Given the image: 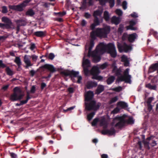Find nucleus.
I'll use <instances>...</instances> for the list:
<instances>
[{
  "label": "nucleus",
  "instance_id": "f257e3e1",
  "mask_svg": "<svg viewBox=\"0 0 158 158\" xmlns=\"http://www.w3.org/2000/svg\"><path fill=\"white\" fill-rule=\"evenodd\" d=\"M110 30V27L107 26L102 28H96V31H93L91 32L90 35L91 39L90 40L88 48V56H90V54L94 52H92L91 50L94 46V40L96 39V36L103 38H106Z\"/></svg>",
  "mask_w": 158,
  "mask_h": 158
},
{
  "label": "nucleus",
  "instance_id": "f03ea898",
  "mask_svg": "<svg viewBox=\"0 0 158 158\" xmlns=\"http://www.w3.org/2000/svg\"><path fill=\"white\" fill-rule=\"evenodd\" d=\"M115 48V45L113 43H109L106 44L103 43H101L98 44L96 49L98 51H100L102 53L106 52L108 53Z\"/></svg>",
  "mask_w": 158,
  "mask_h": 158
},
{
  "label": "nucleus",
  "instance_id": "7ed1b4c3",
  "mask_svg": "<svg viewBox=\"0 0 158 158\" xmlns=\"http://www.w3.org/2000/svg\"><path fill=\"white\" fill-rule=\"evenodd\" d=\"M14 93L10 96V100L13 101L20 100L24 96L22 91L18 87H15L13 89Z\"/></svg>",
  "mask_w": 158,
  "mask_h": 158
},
{
  "label": "nucleus",
  "instance_id": "20e7f679",
  "mask_svg": "<svg viewBox=\"0 0 158 158\" xmlns=\"http://www.w3.org/2000/svg\"><path fill=\"white\" fill-rule=\"evenodd\" d=\"M126 121L124 117L116 116L113 120L111 123V126L112 127L114 126L115 127H118L121 128L124 125Z\"/></svg>",
  "mask_w": 158,
  "mask_h": 158
},
{
  "label": "nucleus",
  "instance_id": "39448f33",
  "mask_svg": "<svg viewBox=\"0 0 158 158\" xmlns=\"http://www.w3.org/2000/svg\"><path fill=\"white\" fill-rule=\"evenodd\" d=\"M129 69L127 68L123 72V75H121V76L118 77V80L119 81H125V82L131 83V76L129 74Z\"/></svg>",
  "mask_w": 158,
  "mask_h": 158
},
{
  "label": "nucleus",
  "instance_id": "423d86ee",
  "mask_svg": "<svg viewBox=\"0 0 158 158\" xmlns=\"http://www.w3.org/2000/svg\"><path fill=\"white\" fill-rule=\"evenodd\" d=\"M85 109L88 111L97 110L99 109L101 105L100 103L96 104V102L94 100H92L89 103L85 102Z\"/></svg>",
  "mask_w": 158,
  "mask_h": 158
},
{
  "label": "nucleus",
  "instance_id": "0eeeda50",
  "mask_svg": "<svg viewBox=\"0 0 158 158\" xmlns=\"http://www.w3.org/2000/svg\"><path fill=\"white\" fill-rule=\"evenodd\" d=\"M60 74L65 76H69L70 77L72 78L73 77H77L79 74V72L78 71H75L73 70L70 71L67 70L61 72Z\"/></svg>",
  "mask_w": 158,
  "mask_h": 158
},
{
  "label": "nucleus",
  "instance_id": "6e6552de",
  "mask_svg": "<svg viewBox=\"0 0 158 158\" xmlns=\"http://www.w3.org/2000/svg\"><path fill=\"white\" fill-rule=\"evenodd\" d=\"M117 47L120 52H127L129 50H131L132 49L131 46L128 45L125 43H124L122 45L118 44L117 45Z\"/></svg>",
  "mask_w": 158,
  "mask_h": 158
},
{
  "label": "nucleus",
  "instance_id": "1a4fd4ad",
  "mask_svg": "<svg viewBox=\"0 0 158 158\" xmlns=\"http://www.w3.org/2000/svg\"><path fill=\"white\" fill-rule=\"evenodd\" d=\"M0 68L2 69L6 68L5 71L6 74L9 76H12L14 74L13 71L10 69L9 67L7 66L6 65L3 63L2 60H0Z\"/></svg>",
  "mask_w": 158,
  "mask_h": 158
},
{
  "label": "nucleus",
  "instance_id": "9d476101",
  "mask_svg": "<svg viewBox=\"0 0 158 158\" xmlns=\"http://www.w3.org/2000/svg\"><path fill=\"white\" fill-rule=\"evenodd\" d=\"M2 22L6 23V28L7 29H11L13 28V25L10 19L5 17L2 18Z\"/></svg>",
  "mask_w": 158,
  "mask_h": 158
},
{
  "label": "nucleus",
  "instance_id": "9b49d317",
  "mask_svg": "<svg viewBox=\"0 0 158 158\" xmlns=\"http://www.w3.org/2000/svg\"><path fill=\"white\" fill-rule=\"evenodd\" d=\"M25 7V6H24L23 3H21L16 5L9 6L10 9L20 12L23 11V8Z\"/></svg>",
  "mask_w": 158,
  "mask_h": 158
},
{
  "label": "nucleus",
  "instance_id": "f8f14e48",
  "mask_svg": "<svg viewBox=\"0 0 158 158\" xmlns=\"http://www.w3.org/2000/svg\"><path fill=\"white\" fill-rule=\"evenodd\" d=\"M157 71V73L158 75V62L151 65L148 68V73L149 74Z\"/></svg>",
  "mask_w": 158,
  "mask_h": 158
},
{
  "label": "nucleus",
  "instance_id": "ddd939ff",
  "mask_svg": "<svg viewBox=\"0 0 158 158\" xmlns=\"http://www.w3.org/2000/svg\"><path fill=\"white\" fill-rule=\"evenodd\" d=\"M116 131L113 127H111L110 130L105 129L102 130L101 131V133L103 135L107 134L110 135H113L115 133Z\"/></svg>",
  "mask_w": 158,
  "mask_h": 158
},
{
  "label": "nucleus",
  "instance_id": "4468645a",
  "mask_svg": "<svg viewBox=\"0 0 158 158\" xmlns=\"http://www.w3.org/2000/svg\"><path fill=\"white\" fill-rule=\"evenodd\" d=\"M41 68L48 69L51 73H53L56 71V69L52 64H46L42 66Z\"/></svg>",
  "mask_w": 158,
  "mask_h": 158
},
{
  "label": "nucleus",
  "instance_id": "2eb2a0df",
  "mask_svg": "<svg viewBox=\"0 0 158 158\" xmlns=\"http://www.w3.org/2000/svg\"><path fill=\"white\" fill-rule=\"evenodd\" d=\"M31 57L30 56L25 55L24 57V61L26 64V68L27 69L28 67L32 65L30 61Z\"/></svg>",
  "mask_w": 158,
  "mask_h": 158
},
{
  "label": "nucleus",
  "instance_id": "dca6fc26",
  "mask_svg": "<svg viewBox=\"0 0 158 158\" xmlns=\"http://www.w3.org/2000/svg\"><path fill=\"white\" fill-rule=\"evenodd\" d=\"M94 96L93 92L89 91L87 92L85 95V100L89 102L91 101Z\"/></svg>",
  "mask_w": 158,
  "mask_h": 158
},
{
  "label": "nucleus",
  "instance_id": "f3484780",
  "mask_svg": "<svg viewBox=\"0 0 158 158\" xmlns=\"http://www.w3.org/2000/svg\"><path fill=\"white\" fill-rule=\"evenodd\" d=\"M90 56L93 57V61L94 63H97L99 62L101 59V57L100 56L98 55L94 52L90 54Z\"/></svg>",
  "mask_w": 158,
  "mask_h": 158
},
{
  "label": "nucleus",
  "instance_id": "a211bd4d",
  "mask_svg": "<svg viewBox=\"0 0 158 158\" xmlns=\"http://www.w3.org/2000/svg\"><path fill=\"white\" fill-rule=\"evenodd\" d=\"M121 18L120 17H117L115 16H113L111 19L112 23L115 25L118 24L121 22Z\"/></svg>",
  "mask_w": 158,
  "mask_h": 158
},
{
  "label": "nucleus",
  "instance_id": "6ab92c4d",
  "mask_svg": "<svg viewBox=\"0 0 158 158\" xmlns=\"http://www.w3.org/2000/svg\"><path fill=\"white\" fill-rule=\"evenodd\" d=\"M99 73V69L97 66L93 67L90 71V73L93 76V77L98 75Z\"/></svg>",
  "mask_w": 158,
  "mask_h": 158
},
{
  "label": "nucleus",
  "instance_id": "aec40b11",
  "mask_svg": "<svg viewBox=\"0 0 158 158\" xmlns=\"http://www.w3.org/2000/svg\"><path fill=\"white\" fill-rule=\"evenodd\" d=\"M112 67H113L112 69V72L115 73V74L117 76H119L121 75L122 70L120 68L118 69L116 66L113 65Z\"/></svg>",
  "mask_w": 158,
  "mask_h": 158
},
{
  "label": "nucleus",
  "instance_id": "412c9836",
  "mask_svg": "<svg viewBox=\"0 0 158 158\" xmlns=\"http://www.w3.org/2000/svg\"><path fill=\"white\" fill-rule=\"evenodd\" d=\"M154 138L153 136H151L150 137H148L146 140H144L143 141V143L144 147L147 149H149L150 147H149V141L151 140L152 139H153Z\"/></svg>",
  "mask_w": 158,
  "mask_h": 158
},
{
  "label": "nucleus",
  "instance_id": "4be33fe9",
  "mask_svg": "<svg viewBox=\"0 0 158 158\" xmlns=\"http://www.w3.org/2000/svg\"><path fill=\"white\" fill-rule=\"evenodd\" d=\"M104 86L102 85H99L95 91V94L97 95L100 94L104 90Z\"/></svg>",
  "mask_w": 158,
  "mask_h": 158
},
{
  "label": "nucleus",
  "instance_id": "5701e85b",
  "mask_svg": "<svg viewBox=\"0 0 158 158\" xmlns=\"http://www.w3.org/2000/svg\"><path fill=\"white\" fill-rule=\"evenodd\" d=\"M108 122L105 118L102 119L100 121V125L101 126H103L104 129H106L108 127Z\"/></svg>",
  "mask_w": 158,
  "mask_h": 158
},
{
  "label": "nucleus",
  "instance_id": "b1692460",
  "mask_svg": "<svg viewBox=\"0 0 158 158\" xmlns=\"http://www.w3.org/2000/svg\"><path fill=\"white\" fill-rule=\"evenodd\" d=\"M137 35L135 33H134L129 35L128 41L131 43L133 42L136 38Z\"/></svg>",
  "mask_w": 158,
  "mask_h": 158
},
{
  "label": "nucleus",
  "instance_id": "393cba45",
  "mask_svg": "<svg viewBox=\"0 0 158 158\" xmlns=\"http://www.w3.org/2000/svg\"><path fill=\"white\" fill-rule=\"evenodd\" d=\"M17 25L20 26H25L27 24L26 22L23 19L17 20L15 21Z\"/></svg>",
  "mask_w": 158,
  "mask_h": 158
},
{
  "label": "nucleus",
  "instance_id": "a878e982",
  "mask_svg": "<svg viewBox=\"0 0 158 158\" xmlns=\"http://www.w3.org/2000/svg\"><path fill=\"white\" fill-rule=\"evenodd\" d=\"M117 105L122 108H125L128 106L127 103L123 101H120L117 103Z\"/></svg>",
  "mask_w": 158,
  "mask_h": 158
},
{
  "label": "nucleus",
  "instance_id": "bb28decb",
  "mask_svg": "<svg viewBox=\"0 0 158 158\" xmlns=\"http://www.w3.org/2000/svg\"><path fill=\"white\" fill-rule=\"evenodd\" d=\"M35 14V12L31 9H29L25 13V15L26 16L30 17H32Z\"/></svg>",
  "mask_w": 158,
  "mask_h": 158
},
{
  "label": "nucleus",
  "instance_id": "cd10ccee",
  "mask_svg": "<svg viewBox=\"0 0 158 158\" xmlns=\"http://www.w3.org/2000/svg\"><path fill=\"white\" fill-rule=\"evenodd\" d=\"M35 35L36 36L40 37H42L45 36V33L42 31H37L34 33Z\"/></svg>",
  "mask_w": 158,
  "mask_h": 158
},
{
  "label": "nucleus",
  "instance_id": "c85d7f7f",
  "mask_svg": "<svg viewBox=\"0 0 158 158\" xmlns=\"http://www.w3.org/2000/svg\"><path fill=\"white\" fill-rule=\"evenodd\" d=\"M97 82H91L87 83V87L88 89H90L93 87L97 86Z\"/></svg>",
  "mask_w": 158,
  "mask_h": 158
},
{
  "label": "nucleus",
  "instance_id": "c756f323",
  "mask_svg": "<svg viewBox=\"0 0 158 158\" xmlns=\"http://www.w3.org/2000/svg\"><path fill=\"white\" fill-rule=\"evenodd\" d=\"M115 77L113 76H111L109 77L106 80L107 83L108 85H110L114 81Z\"/></svg>",
  "mask_w": 158,
  "mask_h": 158
},
{
  "label": "nucleus",
  "instance_id": "7c9ffc66",
  "mask_svg": "<svg viewBox=\"0 0 158 158\" xmlns=\"http://www.w3.org/2000/svg\"><path fill=\"white\" fill-rule=\"evenodd\" d=\"M108 53L110 54L112 57L113 58L116 57L117 55V53L115 48L110 52Z\"/></svg>",
  "mask_w": 158,
  "mask_h": 158
},
{
  "label": "nucleus",
  "instance_id": "2f4dec72",
  "mask_svg": "<svg viewBox=\"0 0 158 158\" xmlns=\"http://www.w3.org/2000/svg\"><path fill=\"white\" fill-rule=\"evenodd\" d=\"M102 13V11L99 10L94 11L93 15L94 17H97V16H100Z\"/></svg>",
  "mask_w": 158,
  "mask_h": 158
},
{
  "label": "nucleus",
  "instance_id": "473e14b6",
  "mask_svg": "<svg viewBox=\"0 0 158 158\" xmlns=\"http://www.w3.org/2000/svg\"><path fill=\"white\" fill-rule=\"evenodd\" d=\"M103 17L106 21H109L110 19V15L108 11H105L104 12Z\"/></svg>",
  "mask_w": 158,
  "mask_h": 158
},
{
  "label": "nucleus",
  "instance_id": "72a5a7b5",
  "mask_svg": "<svg viewBox=\"0 0 158 158\" xmlns=\"http://www.w3.org/2000/svg\"><path fill=\"white\" fill-rule=\"evenodd\" d=\"M90 61L88 59H86L85 60H83L82 63L83 66L90 67Z\"/></svg>",
  "mask_w": 158,
  "mask_h": 158
},
{
  "label": "nucleus",
  "instance_id": "f704fd0d",
  "mask_svg": "<svg viewBox=\"0 0 158 158\" xmlns=\"http://www.w3.org/2000/svg\"><path fill=\"white\" fill-rule=\"evenodd\" d=\"M146 87L151 90H155L156 89V85H152L150 83H148L146 85Z\"/></svg>",
  "mask_w": 158,
  "mask_h": 158
},
{
  "label": "nucleus",
  "instance_id": "c9c22d12",
  "mask_svg": "<svg viewBox=\"0 0 158 158\" xmlns=\"http://www.w3.org/2000/svg\"><path fill=\"white\" fill-rule=\"evenodd\" d=\"M118 97L117 96H115V97L112 98L108 102L109 104H111L115 102H116L118 100Z\"/></svg>",
  "mask_w": 158,
  "mask_h": 158
},
{
  "label": "nucleus",
  "instance_id": "e433bc0d",
  "mask_svg": "<svg viewBox=\"0 0 158 158\" xmlns=\"http://www.w3.org/2000/svg\"><path fill=\"white\" fill-rule=\"evenodd\" d=\"M84 73L85 76H87L89 72L88 68L89 67L83 66Z\"/></svg>",
  "mask_w": 158,
  "mask_h": 158
},
{
  "label": "nucleus",
  "instance_id": "4c0bfd02",
  "mask_svg": "<svg viewBox=\"0 0 158 158\" xmlns=\"http://www.w3.org/2000/svg\"><path fill=\"white\" fill-rule=\"evenodd\" d=\"M14 62L16 63L19 66H20L21 64V60L19 57H16Z\"/></svg>",
  "mask_w": 158,
  "mask_h": 158
},
{
  "label": "nucleus",
  "instance_id": "58836bf2",
  "mask_svg": "<svg viewBox=\"0 0 158 158\" xmlns=\"http://www.w3.org/2000/svg\"><path fill=\"white\" fill-rule=\"evenodd\" d=\"M95 114V112H93L89 114L87 116V118L89 121H90Z\"/></svg>",
  "mask_w": 158,
  "mask_h": 158
},
{
  "label": "nucleus",
  "instance_id": "ea45409f",
  "mask_svg": "<svg viewBox=\"0 0 158 158\" xmlns=\"http://www.w3.org/2000/svg\"><path fill=\"white\" fill-rule=\"evenodd\" d=\"M93 23L96 25L97 26H99L100 25V20L98 17H94Z\"/></svg>",
  "mask_w": 158,
  "mask_h": 158
},
{
  "label": "nucleus",
  "instance_id": "a19ab883",
  "mask_svg": "<svg viewBox=\"0 0 158 158\" xmlns=\"http://www.w3.org/2000/svg\"><path fill=\"white\" fill-rule=\"evenodd\" d=\"M31 98V97L29 95V93L28 92H27V97L26 100H23V103L26 104L28 100L30 99Z\"/></svg>",
  "mask_w": 158,
  "mask_h": 158
},
{
  "label": "nucleus",
  "instance_id": "79ce46f5",
  "mask_svg": "<svg viewBox=\"0 0 158 158\" xmlns=\"http://www.w3.org/2000/svg\"><path fill=\"white\" fill-rule=\"evenodd\" d=\"M92 78L96 80L100 81L102 80L103 77L101 76H98V75L92 77Z\"/></svg>",
  "mask_w": 158,
  "mask_h": 158
},
{
  "label": "nucleus",
  "instance_id": "37998d69",
  "mask_svg": "<svg viewBox=\"0 0 158 158\" xmlns=\"http://www.w3.org/2000/svg\"><path fill=\"white\" fill-rule=\"evenodd\" d=\"M128 36L129 35H128L127 33H124L122 36V39L123 41H125L127 40H128Z\"/></svg>",
  "mask_w": 158,
  "mask_h": 158
},
{
  "label": "nucleus",
  "instance_id": "c03bdc74",
  "mask_svg": "<svg viewBox=\"0 0 158 158\" xmlns=\"http://www.w3.org/2000/svg\"><path fill=\"white\" fill-rule=\"evenodd\" d=\"M99 120V118H96L94 119L92 123V125L94 126H96Z\"/></svg>",
  "mask_w": 158,
  "mask_h": 158
},
{
  "label": "nucleus",
  "instance_id": "a18cd8bd",
  "mask_svg": "<svg viewBox=\"0 0 158 158\" xmlns=\"http://www.w3.org/2000/svg\"><path fill=\"white\" fill-rule=\"evenodd\" d=\"M108 66V63L107 62H105L103 64H101L100 66V69H103L106 68L107 66Z\"/></svg>",
  "mask_w": 158,
  "mask_h": 158
},
{
  "label": "nucleus",
  "instance_id": "49530a36",
  "mask_svg": "<svg viewBox=\"0 0 158 158\" xmlns=\"http://www.w3.org/2000/svg\"><path fill=\"white\" fill-rule=\"evenodd\" d=\"M127 122L129 124H132L134 123V120H133V118H130L127 120Z\"/></svg>",
  "mask_w": 158,
  "mask_h": 158
},
{
  "label": "nucleus",
  "instance_id": "de8ad7c7",
  "mask_svg": "<svg viewBox=\"0 0 158 158\" xmlns=\"http://www.w3.org/2000/svg\"><path fill=\"white\" fill-rule=\"evenodd\" d=\"M115 12L116 14L118 15L120 17L123 14V12L120 9H118L116 10H115Z\"/></svg>",
  "mask_w": 158,
  "mask_h": 158
},
{
  "label": "nucleus",
  "instance_id": "09e8293b",
  "mask_svg": "<svg viewBox=\"0 0 158 158\" xmlns=\"http://www.w3.org/2000/svg\"><path fill=\"white\" fill-rule=\"evenodd\" d=\"M66 14V12L63 11L62 12H59L58 13H55V14L56 15H58L60 16H62Z\"/></svg>",
  "mask_w": 158,
  "mask_h": 158
},
{
  "label": "nucleus",
  "instance_id": "8fccbe9b",
  "mask_svg": "<svg viewBox=\"0 0 158 158\" xmlns=\"http://www.w3.org/2000/svg\"><path fill=\"white\" fill-rule=\"evenodd\" d=\"M122 90V87L120 86L113 89V91L117 92H119Z\"/></svg>",
  "mask_w": 158,
  "mask_h": 158
},
{
  "label": "nucleus",
  "instance_id": "3c124183",
  "mask_svg": "<svg viewBox=\"0 0 158 158\" xmlns=\"http://www.w3.org/2000/svg\"><path fill=\"white\" fill-rule=\"evenodd\" d=\"M126 28L127 30H136V28L135 27H133V26L130 25L127 26Z\"/></svg>",
  "mask_w": 158,
  "mask_h": 158
},
{
  "label": "nucleus",
  "instance_id": "603ef678",
  "mask_svg": "<svg viewBox=\"0 0 158 158\" xmlns=\"http://www.w3.org/2000/svg\"><path fill=\"white\" fill-rule=\"evenodd\" d=\"M55 57V56L53 53H51L49 54L48 58L51 60H53Z\"/></svg>",
  "mask_w": 158,
  "mask_h": 158
},
{
  "label": "nucleus",
  "instance_id": "864d4df0",
  "mask_svg": "<svg viewBox=\"0 0 158 158\" xmlns=\"http://www.w3.org/2000/svg\"><path fill=\"white\" fill-rule=\"evenodd\" d=\"M153 99L154 98L153 97H150L148 98L146 102L147 104H151V102Z\"/></svg>",
  "mask_w": 158,
  "mask_h": 158
},
{
  "label": "nucleus",
  "instance_id": "5fc2aeb1",
  "mask_svg": "<svg viewBox=\"0 0 158 158\" xmlns=\"http://www.w3.org/2000/svg\"><path fill=\"white\" fill-rule=\"evenodd\" d=\"M119 111L120 109L118 107H116L112 111V113L113 114H116L119 112Z\"/></svg>",
  "mask_w": 158,
  "mask_h": 158
},
{
  "label": "nucleus",
  "instance_id": "6e6d98bb",
  "mask_svg": "<svg viewBox=\"0 0 158 158\" xmlns=\"http://www.w3.org/2000/svg\"><path fill=\"white\" fill-rule=\"evenodd\" d=\"M127 3L126 1H124L122 3V6L124 10H125L127 8Z\"/></svg>",
  "mask_w": 158,
  "mask_h": 158
},
{
  "label": "nucleus",
  "instance_id": "4d7b16f0",
  "mask_svg": "<svg viewBox=\"0 0 158 158\" xmlns=\"http://www.w3.org/2000/svg\"><path fill=\"white\" fill-rule=\"evenodd\" d=\"M123 27L122 25L120 24L119 25V27L118 28V32L122 33L123 31Z\"/></svg>",
  "mask_w": 158,
  "mask_h": 158
},
{
  "label": "nucleus",
  "instance_id": "13d9d810",
  "mask_svg": "<svg viewBox=\"0 0 158 158\" xmlns=\"http://www.w3.org/2000/svg\"><path fill=\"white\" fill-rule=\"evenodd\" d=\"M2 12L3 14H5L7 12V10L6 6H3L2 7Z\"/></svg>",
  "mask_w": 158,
  "mask_h": 158
},
{
  "label": "nucleus",
  "instance_id": "bf43d9fd",
  "mask_svg": "<svg viewBox=\"0 0 158 158\" xmlns=\"http://www.w3.org/2000/svg\"><path fill=\"white\" fill-rule=\"evenodd\" d=\"M128 60V59L127 56L125 55H123L121 57V61L122 62H124V61H126Z\"/></svg>",
  "mask_w": 158,
  "mask_h": 158
},
{
  "label": "nucleus",
  "instance_id": "052dcab7",
  "mask_svg": "<svg viewBox=\"0 0 158 158\" xmlns=\"http://www.w3.org/2000/svg\"><path fill=\"white\" fill-rule=\"evenodd\" d=\"M84 16L86 19H88L91 17V14H89V13L85 12L84 14Z\"/></svg>",
  "mask_w": 158,
  "mask_h": 158
},
{
  "label": "nucleus",
  "instance_id": "680f3d73",
  "mask_svg": "<svg viewBox=\"0 0 158 158\" xmlns=\"http://www.w3.org/2000/svg\"><path fill=\"white\" fill-rule=\"evenodd\" d=\"M137 146L138 147V148L140 150L142 149V143L141 141H139L137 143Z\"/></svg>",
  "mask_w": 158,
  "mask_h": 158
},
{
  "label": "nucleus",
  "instance_id": "e2e57ef3",
  "mask_svg": "<svg viewBox=\"0 0 158 158\" xmlns=\"http://www.w3.org/2000/svg\"><path fill=\"white\" fill-rule=\"evenodd\" d=\"M35 86L33 85L32 86L30 90V92L31 93L34 94L35 91Z\"/></svg>",
  "mask_w": 158,
  "mask_h": 158
},
{
  "label": "nucleus",
  "instance_id": "0e129e2a",
  "mask_svg": "<svg viewBox=\"0 0 158 158\" xmlns=\"http://www.w3.org/2000/svg\"><path fill=\"white\" fill-rule=\"evenodd\" d=\"M97 26L95 24L93 23L91 24L90 26V29L92 30V31H94V29L95 27Z\"/></svg>",
  "mask_w": 158,
  "mask_h": 158
},
{
  "label": "nucleus",
  "instance_id": "69168bd1",
  "mask_svg": "<svg viewBox=\"0 0 158 158\" xmlns=\"http://www.w3.org/2000/svg\"><path fill=\"white\" fill-rule=\"evenodd\" d=\"M75 106H72V107H69V108H68L66 110H63L64 112H66L68 111H70V110H72L73 109L75 108Z\"/></svg>",
  "mask_w": 158,
  "mask_h": 158
},
{
  "label": "nucleus",
  "instance_id": "338daca9",
  "mask_svg": "<svg viewBox=\"0 0 158 158\" xmlns=\"http://www.w3.org/2000/svg\"><path fill=\"white\" fill-rule=\"evenodd\" d=\"M86 23L87 22L85 20L83 19L81 22V25L82 27H84L85 26Z\"/></svg>",
  "mask_w": 158,
  "mask_h": 158
},
{
  "label": "nucleus",
  "instance_id": "774afa93",
  "mask_svg": "<svg viewBox=\"0 0 158 158\" xmlns=\"http://www.w3.org/2000/svg\"><path fill=\"white\" fill-rule=\"evenodd\" d=\"M10 156L12 158H17V156L16 154L13 152L10 153Z\"/></svg>",
  "mask_w": 158,
  "mask_h": 158
}]
</instances>
